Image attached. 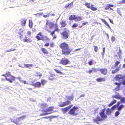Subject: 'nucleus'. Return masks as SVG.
Returning <instances> with one entry per match:
<instances>
[{
  "label": "nucleus",
  "mask_w": 125,
  "mask_h": 125,
  "mask_svg": "<svg viewBox=\"0 0 125 125\" xmlns=\"http://www.w3.org/2000/svg\"><path fill=\"white\" fill-rule=\"evenodd\" d=\"M59 47L62 49V54L65 55H68L72 50V49H69L68 44L65 42L61 43Z\"/></svg>",
  "instance_id": "nucleus-1"
},
{
  "label": "nucleus",
  "mask_w": 125,
  "mask_h": 125,
  "mask_svg": "<svg viewBox=\"0 0 125 125\" xmlns=\"http://www.w3.org/2000/svg\"><path fill=\"white\" fill-rule=\"evenodd\" d=\"M119 113L118 111L116 112L115 113V116H117L119 114Z\"/></svg>",
  "instance_id": "nucleus-55"
},
{
  "label": "nucleus",
  "mask_w": 125,
  "mask_h": 125,
  "mask_svg": "<svg viewBox=\"0 0 125 125\" xmlns=\"http://www.w3.org/2000/svg\"><path fill=\"white\" fill-rule=\"evenodd\" d=\"M2 76H4L6 79L11 83H12L16 78L15 77L12 75L11 73L9 72H6L5 74L2 75Z\"/></svg>",
  "instance_id": "nucleus-3"
},
{
  "label": "nucleus",
  "mask_w": 125,
  "mask_h": 125,
  "mask_svg": "<svg viewBox=\"0 0 125 125\" xmlns=\"http://www.w3.org/2000/svg\"><path fill=\"white\" fill-rule=\"evenodd\" d=\"M49 45L51 48H53L54 46L55 45L53 42H52L50 44L49 43L47 42L44 44V46L45 47H48Z\"/></svg>",
  "instance_id": "nucleus-20"
},
{
  "label": "nucleus",
  "mask_w": 125,
  "mask_h": 125,
  "mask_svg": "<svg viewBox=\"0 0 125 125\" xmlns=\"http://www.w3.org/2000/svg\"><path fill=\"white\" fill-rule=\"evenodd\" d=\"M50 15V14H48L47 15H43V16L45 18H46L48 17Z\"/></svg>",
  "instance_id": "nucleus-51"
},
{
  "label": "nucleus",
  "mask_w": 125,
  "mask_h": 125,
  "mask_svg": "<svg viewBox=\"0 0 125 125\" xmlns=\"http://www.w3.org/2000/svg\"><path fill=\"white\" fill-rule=\"evenodd\" d=\"M35 38L38 41L42 40L43 41H46L49 42L50 40V39L47 36H44L42 33L41 32H39L35 36Z\"/></svg>",
  "instance_id": "nucleus-4"
},
{
  "label": "nucleus",
  "mask_w": 125,
  "mask_h": 125,
  "mask_svg": "<svg viewBox=\"0 0 125 125\" xmlns=\"http://www.w3.org/2000/svg\"><path fill=\"white\" fill-rule=\"evenodd\" d=\"M101 20L109 28H110L111 27L109 24L106 21L103 19H101Z\"/></svg>",
  "instance_id": "nucleus-33"
},
{
  "label": "nucleus",
  "mask_w": 125,
  "mask_h": 125,
  "mask_svg": "<svg viewBox=\"0 0 125 125\" xmlns=\"http://www.w3.org/2000/svg\"><path fill=\"white\" fill-rule=\"evenodd\" d=\"M47 22L46 24L45 28L48 31L50 29L52 28L54 26H55V24L52 22H49L48 20H46Z\"/></svg>",
  "instance_id": "nucleus-9"
},
{
  "label": "nucleus",
  "mask_w": 125,
  "mask_h": 125,
  "mask_svg": "<svg viewBox=\"0 0 125 125\" xmlns=\"http://www.w3.org/2000/svg\"><path fill=\"white\" fill-rule=\"evenodd\" d=\"M120 62L118 61H116L115 62V64L114 66H113L111 68L112 69H114L116 68L118 65L119 64Z\"/></svg>",
  "instance_id": "nucleus-28"
},
{
  "label": "nucleus",
  "mask_w": 125,
  "mask_h": 125,
  "mask_svg": "<svg viewBox=\"0 0 125 125\" xmlns=\"http://www.w3.org/2000/svg\"><path fill=\"white\" fill-rule=\"evenodd\" d=\"M24 67L25 68H30L33 65L32 64H24Z\"/></svg>",
  "instance_id": "nucleus-32"
},
{
  "label": "nucleus",
  "mask_w": 125,
  "mask_h": 125,
  "mask_svg": "<svg viewBox=\"0 0 125 125\" xmlns=\"http://www.w3.org/2000/svg\"><path fill=\"white\" fill-rule=\"evenodd\" d=\"M84 5L87 8L90 9L92 10L96 11L97 10V8L96 7H94L93 5L91 4L90 3L87 2H85Z\"/></svg>",
  "instance_id": "nucleus-10"
},
{
  "label": "nucleus",
  "mask_w": 125,
  "mask_h": 125,
  "mask_svg": "<svg viewBox=\"0 0 125 125\" xmlns=\"http://www.w3.org/2000/svg\"><path fill=\"white\" fill-rule=\"evenodd\" d=\"M27 34L29 35H30L31 34V32L30 31H27Z\"/></svg>",
  "instance_id": "nucleus-60"
},
{
  "label": "nucleus",
  "mask_w": 125,
  "mask_h": 125,
  "mask_svg": "<svg viewBox=\"0 0 125 125\" xmlns=\"http://www.w3.org/2000/svg\"><path fill=\"white\" fill-rule=\"evenodd\" d=\"M96 80L97 82H104L106 80V79L104 77L103 78H98L96 79Z\"/></svg>",
  "instance_id": "nucleus-23"
},
{
  "label": "nucleus",
  "mask_w": 125,
  "mask_h": 125,
  "mask_svg": "<svg viewBox=\"0 0 125 125\" xmlns=\"http://www.w3.org/2000/svg\"><path fill=\"white\" fill-rule=\"evenodd\" d=\"M120 68L119 67L116 68L115 69L112 70V73L113 74H114L117 73L120 70Z\"/></svg>",
  "instance_id": "nucleus-27"
},
{
  "label": "nucleus",
  "mask_w": 125,
  "mask_h": 125,
  "mask_svg": "<svg viewBox=\"0 0 125 125\" xmlns=\"http://www.w3.org/2000/svg\"><path fill=\"white\" fill-rule=\"evenodd\" d=\"M34 76H35L39 77L40 78L42 76V74L39 72H36Z\"/></svg>",
  "instance_id": "nucleus-30"
},
{
  "label": "nucleus",
  "mask_w": 125,
  "mask_h": 125,
  "mask_svg": "<svg viewBox=\"0 0 125 125\" xmlns=\"http://www.w3.org/2000/svg\"><path fill=\"white\" fill-rule=\"evenodd\" d=\"M111 111L109 108H107L106 111V115H109L111 114Z\"/></svg>",
  "instance_id": "nucleus-34"
},
{
  "label": "nucleus",
  "mask_w": 125,
  "mask_h": 125,
  "mask_svg": "<svg viewBox=\"0 0 125 125\" xmlns=\"http://www.w3.org/2000/svg\"><path fill=\"white\" fill-rule=\"evenodd\" d=\"M75 16V15H71L69 18V19L70 20H74Z\"/></svg>",
  "instance_id": "nucleus-39"
},
{
  "label": "nucleus",
  "mask_w": 125,
  "mask_h": 125,
  "mask_svg": "<svg viewBox=\"0 0 125 125\" xmlns=\"http://www.w3.org/2000/svg\"><path fill=\"white\" fill-rule=\"evenodd\" d=\"M116 107V106L115 105H114L111 108V109L112 110H114Z\"/></svg>",
  "instance_id": "nucleus-54"
},
{
  "label": "nucleus",
  "mask_w": 125,
  "mask_h": 125,
  "mask_svg": "<svg viewBox=\"0 0 125 125\" xmlns=\"http://www.w3.org/2000/svg\"><path fill=\"white\" fill-rule=\"evenodd\" d=\"M41 50L42 52L44 54H48L49 53V52L46 48H42L41 49Z\"/></svg>",
  "instance_id": "nucleus-22"
},
{
  "label": "nucleus",
  "mask_w": 125,
  "mask_h": 125,
  "mask_svg": "<svg viewBox=\"0 0 125 125\" xmlns=\"http://www.w3.org/2000/svg\"><path fill=\"white\" fill-rule=\"evenodd\" d=\"M103 120V119L101 117H100L99 116H97L95 119H94V121L97 124H99V121H101Z\"/></svg>",
  "instance_id": "nucleus-17"
},
{
  "label": "nucleus",
  "mask_w": 125,
  "mask_h": 125,
  "mask_svg": "<svg viewBox=\"0 0 125 125\" xmlns=\"http://www.w3.org/2000/svg\"><path fill=\"white\" fill-rule=\"evenodd\" d=\"M26 117V115H23L16 118L12 119H11V121L16 125H19L22 124L21 121L24 119Z\"/></svg>",
  "instance_id": "nucleus-5"
},
{
  "label": "nucleus",
  "mask_w": 125,
  "mask_h": 125,
  "mask_svg": "<svg viewBox=\"0 0 125 125\" xmlns=\"http://www.w3.org/2000/svg\"><path fill=\"white\" fill-rule=\"evenodd\" d=\"M78 26L77 24L76 23H74L72 26V27L73 28H75L77 27Z\"/></svg>",
  "instance_id": "nucleus-45"
},
{
  "label": "nucleus",
  "mask_w": 125,
  "mask_h": 125,
  "mask_svg": "<svg viewBox=\"0 0 125 125\" xmlns=\"http://www.w3.org/2000/svg\"><path fill=\"white\" fill-rule=\"evenodd\" d=\"M55 76L53 74H50V77L49 78V80H53L54 79V78L53 77V76Z\"/></svg>",
  "instance_id": "nucleus-44"
},
{
  "label": "nucleus",
  "mask_w": 125,
  "mask_h": 125,
  "mask_svg": "<svg viewBox=\"0 0 125 125\" xmlns=\"http://www.w3.org/2000/svg\"><path fill=\"white\" fill-rule=\"evenodd\" d=\"M120 99V102L121 103H125V97H121Z\"/></svg>",
  "instance_id": "nucleus-42"
},
{
  "label": "nucleus",
  "mask_w": 125,
  "mask_h": 125,
  "mask_svg": "<svg viewBox=\"0 0 125 125\" xmlns=\"http://www.w3.org/2000/svg\"><path fill=\"white\" fill-rule=\"evenodd\" d=\"M54 108V107L53 106H51L49 107L46 109H43L42 110V111L43 112H51L53 110Z\"/></svg>",
  "instance_id": "nucleus-16"
},
{
  "label": "nucleus",
  "mask_w": 125,
  "mask_h": 125,
  "mask_svg": "<svg viewBox=\"0 0 125 125\" xmlns=\"http://www.w3.org/2000/svg\"><path fill=\"white\" fill-rule=\"evenodd\" d=\"M105 108H104V109H102L99 113L100 116L103 120L106 119L107 118V115L105 113Z\"/></svg>",
  "instance_id": "nucleus-11"
},
{
  "label": "nucleus",
  "mask_w": 125,
  "mask_h": 125,
  "mask_svg": "<svg viewBox=\"0 0 125 125\" xmlns=\"http://www.w3.org/2000/svg\"><path fill=\"white\" fill-rule=\"evenodd\" d=\"M64 31H63L61 33L62 38L63 39H67L69 36V33L70 31L67 30V28H65L64 29Z\"/></svg>",
  "instance_id": "nucleus-6"
},
{
  "label": "nucleus",
  "mask_w": 125,
  "mask_h": 125,
  "mask_svg": "<svg viewBox=\"0 0 125 125\" xmlns=\"http://www.w3.org/2000/svg\"><path fill=\"white\" fill-rule=\"evenodd\" d=\"M125 3V0H122L119 1L120 3Z\"/></svg>",
  "instance_id": "nucleus-57"
},
{
  "label": "nucleus",
  "mask_w": 125,
  "mask_h": 125,
  "mask_svg": "<svg viewBox=\"0 0 125 125\" xmlns=\"http://www.w3.org/2000/svg\"><path fill=\"white\" fill-rule=\"evenodd\" d=\"M124 78V76L121 74H118L116 75L114 79L116 81H119Z\"/></svg>",
  "instance_id": "nucleus-13"
},
{
  "label": "nucleus",
  "mask_w": 125,
  "mask_h": 125,
  "mask_svg": "<svg viewBox=\"0 0 125 125\" xmlns=\"http://www.w3.org/2000/svg\"><path fill=\"white\" fill-rule=\"evenodd\" d=\"M103 52H102V55L103 56H104V52H105V48L104 47L103 48Z\"/></svg>",
  "instance_id": "nucleus-50"
},
{
  "label": "nucleus",
  "mask_w": 125,
  "mask_h": 125,
  "mask_svg": "<svg viewBox=\"0 0 125 125\" xmlns=\"http://www.w3.org/2000/svg\"><path fill=\"white\" fill-rule=\"evenodd\" d=\"M113 104L111 102V103H110L109 104L108 106L109 107H110Z\"/></svg>",
  "instance_id": "nucleus-62"
},
{
  "label": "nucleus",
  "mask_w": 125,
  "mask_h": 125,
  "mask_svg": "<svg viewBox=\"0 0 125 125\" xmlns=\"http://www.w3.org/2000/svg\"><path fill=\"white\" fill-rule=\"evenodd\" d=\"M22 83H23L24 84H28V83L25 81H23L22 82Z\"/></svg>",
  "instance_id": "nucleus-63"
},
{
  "label": "nucleus",
  "mask_w": 125,
  "mask_h": 125,
  "mask_svg": "<svg viewBox=\"0 0 125 125\" xmlns=\"http://www.w3.org/2000/svg\"><path fill=\"white\" fill-rule=\"evenodd\" d=\"M73 2H72L70 3H68L65 6V8L66 9L67 8L69 7H71V6H70V5H73Z\"/></svg>",
  "instance_id": "nucleus-40"
},
{
  "label": "nucleus",
  "mask_w": 125,
  "mask_h": 125,
  "mask_svg": "<svg viewBox=\"0 0 125 125\" xmlns=\"http://www.w3.org/2000/svg\"><path fill=\"white\" fill-rule=\"evenodd\" d=\"M117 54L119 57H120L121 54V51L120 49L119 50V51L117 53Z\"/></svg>",
  "instance_id": "nucleus-46"
},
{
  "label": "nucleus",
  "mask_w": 125,
  "mask_h": 125,
  "mask_svg": "<svg viewBox=\"0 0 125 125\" xmlns=\"http://www.w3.org/2000/svg\"><path fill=\"white\" fill-rule=\"evenodd\" d=\"M49 114V113H45L41 114L40 115L42 116V115H47L48 114Z\"/></svg>",
  "instance_id": "nucleus-56"
},
{
  "label": "nucleus",
  "mask_w": 125,
  "mask_h": 125,
  "mask_svg": "<svg viewBox=\"0 0 125 125\" xmlns=\"http://www.w3.org/2000/svg\"><path fill=\"white\" fill-rule=\"evenodd\" d=\"M32 85L35 87L40 88L41 87V83L40 82H37L35 83L32 84Z\"/></svg>",
  "instance_id": "nucleus-18"
},
{
  "label": "nucleus",
  "mask_w": 125,
  "mask_h": 125,
  "mask_svg": "<svg viewBox=\"0 0 125 125\" xmlns=\"http://www.w3.org/2000/svg\"><path fill=\"white\" fill-rule=\"evenodd\" d=\"M121 83H122L123 85H125V79L124 80L123 82Z\"/></svg>",
  "instance_id": "nucleus-58"
},
{
  "label": "nucleus",
  "mask_w": 125,
  "mask_h": 125,
  "mask_svg": "<svg viewBox=\"0 0 125 125\" xmlns=\"http://www.w3.org/2000/svg\"><path fill=\"white\" fill-rule=\"evenodd\" d=\"M114 6V5L111 4H107L105 7L104 9L106 10H107L109 9L111 7H113Z\"/></svg>",
  "instance_id": "nucleus-26"
},
{
  "label": "nucleus",
  "mask_w": 125,
  "mask_h": 125,
  "mask_svg": "<svg viewBox=\"0 0 125 125\" xmlns=\"http://www.w3.org/2000/svg\"><path fill=\"white\" fill-rule=\"evenodd\" d=\"M97 72V70L95 68H92V70H89L88 73L89 74H90L93 72Z\"/></svg>",
  "instance_id": "nucleus-29"
},
{
  "label": "nucleus",
  "mask_w": 125,
  "mask_h": 125,
  "mask_svg": "<svg viewBox=\"0 0 125 125\" xmlns=\"http://www.w3.org/2000/svg\"><path fill=\"white\" fill-rule=\"evenodd\" d=\"M70 63L69 60L65 57L62 58L60 62V64L64 65L69 64Z\"/></svg>",
  "instance_id": "nucleus-8"
},
{
  "label": "nucleus",
  "mask_w": 125,
  "mask_h": 125,
  "mask_svg": "<svg viewBox=\"0 0 125 125\" xmlns=\"http://www.w3.org/2000/svg\"><path fill=\"white\" fill-rule=\"evenodd\" d=\"M15 50V49H9V50H7L6 52H11V51H14V50Z\"/></svg>",
  "instance_id": "nucleus-49"
},
{
  "label": "nucleus",
  "mask_w": 125,
  "mask_h": 125,
  "mask_svg": "<svg viewBox=\"0 0 125 125\" xmlns=\"http://www.w3.org/2000/svg\"><path fill=\"white\" fill-rule=\"evenodd\" d=\"M67 99L69 100L66 101L64 102L61 101L58 103V106L61 107H63L68 105L71 104V102L70 101H73V100L74 96L73 95L66 96Z\"/></svg>",
  "instance_id": "nucleus-2"
},
{
  "label": "nucleus",
  "mask_w": 125,
  "mask_h": 125,
  "mask_svg": "<svg viewBox=\"0 0 125 125\" xmlns=\"http://www.w3.org/2000/svg\"><path fill=\"white\" fill-rule=\"evenodd\" d=\"M108 20L110 21V22L112 24H113V21L111 19H109Z\"/></svg>",
  "instance_id": "nucleus-61"
},
{
  "label": "nucleus",
  "mask_w": 125,
  "mask_h": 125,
  "mask_svg": "<svg viewBox=\"0 0 125 125\" xmlns=\"http://www.w3.org/2000/svg\"><path fill=\"white\" fill-rule=\"evenodd\" d=\"M115 39V37H114L112 36L111 38V40L112 42H114Z\"/></svg>",
  "instance_id": "nucleus-52"
},
{
  "label": "nucleus",
  "mask_w": 125,
  "mask_h": 125,
  "mask_svg": "<svg viewBox=\"0 0 125 125\" xmlns=\"http://www.w3.org/2000/svg\"><path fill=\"white\" fill-rule=\"evenodd\" d=\"M54 70L56 72V73H60L62 75H65V73L61 72L59 70H57L56 69H55Z\"/></svg>",
  "instance_id": "nucleus-38"
},
{
  "label": "nucleus",
  "mask_w": 125,
  "mask_h": 125,
  "mask_svg": "<svg viewBox=\"0 0 125 125\" xmlns=\"http://www.w3.org/2000/svg\"><path fill=\"white\" fill-rule=\"evenodd\" d=\"M121 96L119 94H118L114 95L112 96V97L115 98L120 99L121 98Z\"/></svg>",
  "instance_id": "nucleus-37"
},
{
  "label": "nucleus",
  "mask_w": 125,
  "mask_h": 125,
  "mask_svg": "<svg viewBox=\"0 0 125 125\" xmlns=\"http://www.w3.org/2000/svg\"><path fill=\"white\" fill-rule=\"evenodd\" d=\"M94 51L96 52H97L98 50V48L96 46H94Z\"/></svg>",
  "instance_id": "nucleus-47"
},
{
  "label": "nucleus",
  "mask_w": 125,
  "mask_h": 125,
  "mask_svg": "<svg viewBox=\"0 0 125 125\" xmlns=\"http://www.w3.org/2000/svg\"><path fill=\"white\" fill-rule=\"evenodd\" d=\"M48 106V105L47 104L45 103H43L40 104V107L41 109L45 108Z\"/></svg>",
  "instance_id": "nucleus-25"
},
{
  "label": "nucleus",
  "mask_w": 125,
  "mask_h": 125,
  "mask_svg": "<svg viewBox=\"0 0 125 125\" xmlns=\"http://www.w3.org/2000/svg\"><path fill=\"white\" fill-rule=\"evenodd\" d=\"M18 33L20 35L19 37L21 39H22L23 37V31H20Z\"/></svg>",
  "instance_id": "nucleus-35"
},
{
  "label": "nucleus",
  "mask_w": 125,
  "mask_h": 125,
  "mask_svg": "<svg viewBox=\"0 0 125 125\" xmlns=\"http://www.w3.org/2000/svg\"><path fill=\"white\" fill-rule=\"evenodd\" d=\"M61 25V27L63 28L65 27L67 25L66 21L65 20H63L60 22Z\"/></svg>",
  "instance_id": "nucleus-21"
},
{
  "label": "nucleus",
  "mask_w": 125,
  "mask_h": 125,
  "mask_svg": "<svg viewBox=\"0 0 125 125\" xmlns=\"http://www.w3.org/2000/svg\"><path fill=\"white\" fill-rule=\"evenodd\" d=\"M78 109L77 107L74 106L70 110L68 113L70 115L73 116L76 115H78V113L76 112H75Z\"/></svg>",
  "instance_id": "nucleus-7"
},
{
  "label": "nucleus",
  "mask_w": 125,
  "mask_h": 125,
  "mask_svg": "<svg viewBox=\"0 0 125 125\" xmlns=\"http://www.w3.org/2000/svg\"><path fill=\"white\" fill-rule=\"evenodd\" d=\"M98 70L101 73L104 75H106L107 73V69L106 68L98 69Z\"/></svg>",
  "instance_id": "nucleus-14"
},
{
  "label": "nucleus",
  "mask_w": 125,
  "mask_h": 125,
  "mask_svg": "<svg viewBox=\"0 0 125 125\" xmlns=\"http://www.w3.org/2000/svg\"><path fill=\"white\" fill-rule=\"evenodd\" d=\"M125 107V105H124L123 104H121V105L120 106L118 107V108H117V110L118 111H120L123 108Z\"/></svg>",
  "instance_id": "nucleus-43"
},
{
  "label": "nucleus",
  "mask_w": 125,
  "mask_h": 125,
  "mask_svg": "<svg viewBox=\"0 0 125 125\" xmlns=\"http://www.w3.org/2000/svg\"><path fill=\"white\" fill-rule=\"evenodd\" d=\"M73 106L72 104H71L68 106L64 108H62L61 109L62 111L64 113L66 112L68 110L70 109Z\"/></svg>",
  "instance_id": "nucleus-15"
},
{
  "label": "nucleus",
  "mask_w": 125,
  "mask_h": 125,
  "mask_svg": "<svg viewBox=\"0 0 125 125\" xmlns=\"http://www.w3.org/2000/svg\"><path fill=\"white\" fill-rule=\"evenodd\" d=\"M20 21L21 25L22 26H25L26 23L27 19L25 18H22L21 19Z\"/></svg>",
  "instance_id": "nucleus-19"
},
{
  "label": "nucleus",
  "mask_w": 125,
  "mask_h": 125,
  "mask_svg": "<svg viewBox=\"0 0 125 125\" xmlns=\"http://www.w3.org/2000/svg\"><path fill=\"white\" fill-rule=\"evenodd\" d=\"M41 85L42 84L43 86L47 82V81L45 80L42 79L41 80Z\"/></svg>",
  "instance_id": "nucleus-41"
},
{
  "label": "nucleus",
  "mask_w": 125,
  "mask_h": 125,
  "mask_svg": "<svg viewBox=\"0 0 125 125\" xmlns=\"http://www.w3.org/2000/svg\"><path fill=\"white\" fill-rule=\"evenodd\" d=\"M116 100H114L112 102L113 104L115 103L116 102Z\"/></svg>",
  "instance_id": "nucleus-59"
},
{
  "label": "nucleus",
  "mask_w": 125,
  "mask_h": 125,
  "mask_svg": "<svg viewBox=\"0 0 125 125\" xmlns=\"http://www.w3.org/2000/svg\"><path fill=\"white\" fill-rule=\"evenodd\" d=\"M29 26L31 28H32L33 26V23L32 21L31 20H29Z\"/></svg>",
  "instance_id": "nucleus-36"
},
{
  "label": "nucleus",
  "mask_w": 125,
  "mask_h": 125,
  "mask_svg": "<svg viewBox=\"0 0 125 125\" xmlns=\"http://www.w3.org/2000/svg\"><path fill=\"white\" fill-rule=\"evenodd\" d=\"M24 42H31L32 41L31 40L30 38H28V37L26 35L25 37V38L23 40Z\"/></svg>",
  "instance_id": "nucleus-24"
},
{
  "label": "nucleus",
  "mask_w": 125,
  "mask_h": 125,
  "mask_svg": "<svg viewBox=\"0 0 125 125\" xmlns=\"http://www.w3.org/2000/svg\"><path fill=\"white\" fill-rule=\"evenodd\" d=\"M54 28L55 29L54 30L52 31L51 32L50 31H49V32L50 33L51 35L52 36H53L55 31H56L59 32V30L58 28V26L57 22L55 24Z\"/></svg>",
  "instance_id": "nucleus-12"
},
{
  "label": "nucleus",
  "mask_w": 125,
  "mask_h": 125,
  "mask_svg": "<svg viewBox=\"0 0 125 125\" xmlns=\"http://www.w3.org/2000/svg\"><path fill=\"white\" fill-rule=\"evenodd\" d=\"M88 23V22H83L82 23V24L83 25H86Z\"/></svg>",
  "instance_id": "nucleus-64"
},
{
  "label": "nucleus",
  "mask_w": 125,
  "mask_h": 125,
  "mask_svg": "<svg viewBox=\"0 0 125 125\" xmlns=\"http://www.w3.org/2000/svg\"><path fill=\"white\" fill-rule=\"evenodd\" d=\"M82 19V18L80 16H79L77 17L75 16L74 20L75 21H77L81 20Z\"/></svg>",
  "instance_id": "nucleus-31"
},
{
  "label": "nucleus",
  "mask_w": 125,
  "mask_h": 125,
  "mask_svg": "<svg viewBox=\"0 0 125 125\" xmlns=\"http://www.w3.org/2000/svg\"><path fill=\"white\" fill-rule=\"evenodd\" d=\"M93 61L92 60H91L89 61L88 63L89 65L90 66L92 65L93 64Z\"/></svg>",
  "instance_id": "nucleus-48"
},
{
  "label": "nucleus",
  "mask_w": 125,
  "mask_h": 125,
  "mask_svg": "<svg viewBox=\"0 0 125 125\" xmlns=\"http://www.w3.org/2000/svg\"><path fill=\"white\" fill-rule=\"evenodd\" d=\"M121 83H118L117 82H115L114 83V84L115 85H118L119 86H120L121 85Z\"/></svg>",
  "instance_id": "nucleus-53"
}]
</instances>
